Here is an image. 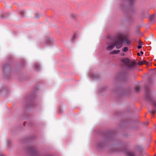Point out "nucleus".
<instances>
[{
	"instance_id": "obj_1",
	"label": "nucleus",
	"mask_w": 156,
	"mask_h": 156,
	"mask_svg": "<svg viewBox=\"0 0 156 156\" xmlns=\"http://www.w3.org/2000/svg\"><path fill=\"white\" fill-rule=\"evenodd\" d=\"M124 38V35L122 33H120L119 34L117 35V39L114 43L107 47L106 48V49L112 50L114 46H115L117 49L120 48L122 46Z\"/></svg>"
},
{
	"instance_id": "obj_2",
	"label": "nucleus",
	"mask_w": 156,
	"mask_h": 156,
	"mask_svg": "<svg viewBox=\"0 0 156 156\" xmlns=\"http://www.w3.org/2000/svg\"><path fill=\"white\" fill-rule=\"evenodd\" d=\"M121 62L125 64V66L130 69H135L137 66L134 61H131L127 58H124L122 59Z\"/></svg>"
},
{
	"instance_id": "obj_3",
	"label": "nucleus",
	"mask_w": 156,
	"mask_h": 156,
	"mask_svg": "<svg viewBox=\"0 0 156 156\" xmlns=\"http://www.w3.org/2000/svg\"><path fill=\"white\" fill-rule=\"evenodd\" d=\"M53 39L48 38L46 40V44L48 45H51L53 44Z\"/></svg>"
},
{
	"instance_id": "obj_4",
	"label": "nucleus",
	"mask_w": 156,
	"mask_h": 156,
	"mask_svg": "<svg viewBox=\"0 0 156 156\" xmlns=\"http://www.w3.org/2000/svg\"><path fill=\"white\" fill-rule=\"evenodd\" d=\"M128 156H135L134 153L132 152L129 151L127 153Z\"/></svg>"
},
{
	"instance_id": "obj_5",
	"label": "nucleus",
	"mask_w": 156,
	"mask_h": 156,
	"mask_svg": "<svg viewBox=\"0 0 156 156\" xmlns=\"http://www.w3.org/2000/svg\"><path fill=\"white\" fill-rule=\"evenodd\" d=\"M35 68L36 70H38L40 68V66L38 64H36L35 65Z\"/></svg>"
},
{
	"instance_id": "obj_6",
	"label": "nucleus",
	"mask_w": 156,
	"mask_h": 156,
	"mask_svg": "<svg viewBox=\"0 0 156 156\" xmlns=\"http://www.w3.org/2000/svg\"><path fill=\"white\" fill-rule=\"evenodd\" d=\"M119 50H115L112 52V54H116L119 53Z\"/></svg>"
},
{
	"instance_id": "obj_7",
	"label": "nucleus",
	"mask_w": 156,
	"mask_h": 156,
	"mask_svg": "<svg viewBox=\"0 0 156 156\" xmlns=\"http://www.w3.org/2000/svg\"><path fill=\"white\" fill-rule=\"evenodd\" d=\"M135 89L136 92H138L140 90V88L139 86H137L135 87Z\"/></svg>"
},
{
	"instance_id": "obj_8",
	"label": "nucleus",
	"mask_w": 156,
	"mask_h": 156,
	"mask_svg": "<svg viewBox=\"0 0 156 156\" xmlns=\"http://www.w3.org/2000/svg\"><path fill=\"white\" fill-rule=\"evenodd\" d=\"M128 50V48L127 47H125L123 50V51L124 52H126Z\"/></svg>"
},
{
	"instance_id": "obj_9",
	"label": "nucleus",
	"mask_w": 156,
	"mask_h": 156,
	"mask_svg": "<svg viewBox=\"0 0 156 156\" xmlns=\"http://www.w3.org/2000/svg\"><path fill=\"white\" fill-rule=\"evenodd\" d=\"M152 104L154 106L156 107V101H152Z\"/></svg>"
},
{
	"instance_id": "obj_10",
	"label": "nucleus",
	"mask_w": 156,
	"mask_h": 156,
	"mask_svg": "<svg viewBox=\"0 0 156 156\" xmlns=\"http://www.w3.org/2000/svg\"><path fill=\"white\" fill-rule=\"evenodd\" d=\"M143 63L142 62V61L140 62H139V65H141L143 64Z\"/></svg>"
},
{
	"instance_id": "obj_11",
	"label": "nucleus",
	"mask_w": 156,
	"mask_h": 156,
	"mask_svg": "<svg viewBox=\"0 0 156 156\" xmlns=\"http://www.w3.org/2000/svg\"><path fill=\"white\" fill-rule=\"evenodd\" d=\"M139 44L140 45H141V46L142 44V42L141 41H140L139 42Z\"/></svg>"
},
{
	"instance_id": "obj_12",
	"label": "nucleus",
	"mask_w": 156,
	"mask_h": 156,
	"mask_svg": "<svg viewBox=\"0 0 156 156\" xmlns=\"http://www.w3.org/2000/svg\"><path fill=\"white\" fill-rule=\"evenodd\" d=\"M137 48L138 49H140L141 48V45H138L137 47Z\"/></svg>"
},
{
	"instance_id": "obj_13",
	"label": "nucleus",
	"mask_w": 156,
	"mask_h": 156,
	"mask_svg": "<svg viewBox=\"0 0 156 156\" xmlns=\"http://www.w3.org/2000/svg\"><path fill=\"white\" fill-rule=\"evenodd\" d=\"M149 124V123L148 122H146L145 123V124H144V125H148V124Z\"/></svg>"
},
{
	"instance_id": "obj_14",
	"label": "nucleus",
	"mask_w": 156,
	"mask_h": 156,
	"mask_svg": "<svg viewBox=\"0 0 156 156\" xmlns=\"http://www.w3.org/2000/svg\"><path fill=\"white\" fill-rule=\"evenodd\" d=\"M144 63H146V64H148L149 63L148 62H147L146 61H144Z\"/></svg>"
},
{
	"instance_id": "obj_15",
	"label": "nucleus",
	"mask_w": 156,
	"mask_h": 156,
	"mask_svg": "<svg viewBox=\"0 0 156 156\" xmlns=\"http://www.w3.org/2000/svg\"><path fill=\"white\" fill-rule=\"evenodd\" d=\"M0 156H5L4 154H0Z\"/></svg>"
},
{
	"instance_id": "obj_16",
	"label": "nucleus",
	"mask_w": 156,
	"mask_h": 156,
	"mask_svg": "<svg viewBox=\"0 0 156 156\" xmlns=\"http://www.w3.org/2000/svg\"><path fill=\"white\" fill-rule=\"evenodd\" d=\"M140 53H141V54H142V55H143V51H141L140 52Z\"/></svg>"
},
{
	"instance_id": "obj_17",
	"label": "nucleus",
	"mask_w": 156,
	"mask_h": 156,
	"mask_svg": "<svg viewBox=\"0 0 156 156\" xmlns=\"http://www.w3.org/2000/svg\"><path fill=\"white\" fill-rule=\"evenodd\" d=\"M138 55H139V56H140V53H138V54H137Z\"/></svg>"
},
{
	"instance_id": "obj_18",
	"label": "nucleus",
	"mask_w": 156,
	"mask_h": 156,
	"mask_svg": "<svg viewBox=\"0 0 156 156\" xmlns=\"http://www.w3.org/2000/svg\"><path fill=\"white\" fill-rule=\"evenodd\" d=\"M23 12H20V13L21 14H22V13H23Z\"/></svg>"
},
{
	"instance_id": "obj_19",
	"label": "nucleus",
	"mask_w": 156,
	"mask_h": 156,
	"mask_svg": "<svg viewBox=\"0 0 156 156\" xmlns=\"http://www.w3.org/2000/svg\"><path fill=\"white\" fill-rule=\"evenodd\" d=\"M152 112V113H154V112H153V111H152V112Z\"/></svg>"
}]
</instances>
